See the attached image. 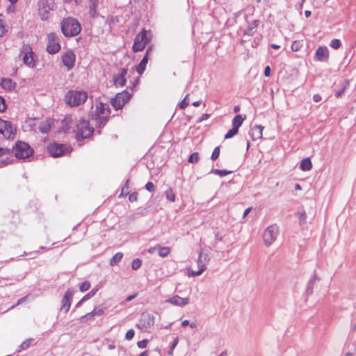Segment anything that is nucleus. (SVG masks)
Instances as JSON below:
<instances>
[{
    "instance_id": "1",
    "label": "nucleus",
    "mask_w": 356,
    "mask_h": 356,
    "mask_svg": "<svg viewBox=\"0 0 356 356\" xmlns=\"http://www.w3.org/2000/svg\"><path fill=\"white\" fill-rule=\"evenodd\" d=\"M88 99V93L84 90H71L65 95V103L70 106H78L83 104Z\"/></svg>"
},
{
    "instance_id": "2",
    "label": "nucleus",
    "mask_w": 356,
    "mask_h": 356,
    "mask_svg": "<svg viewBox=\"0 0 356 356\" xmlns=\"http://www.w3.org/2000/svg\"><path fill=\"white\" fill-rule=\"evenodd\" d=\"M81 30V24L76 19L67 17L61 22V31L65 37L78 35Z\"/></svg>"
},
{
    "instance_id": "3",
    "label": "nucleus",
    "mask_w": 356,
    "mask_h": 356,
    "mask_svg": "<svg viewBox=\"0 0 356 356\" xmlns=\"http://www.w3.org/2000/svg\"><path fill=\"white\" fill-rule=\"evenodd\" d=\"M38 6V14L42 21L47 20L49 17L50 11L56 8L54 0H40Z\"/></svg>"
},
{
    "instance_id": "4",
    "label": "nucleus",
    "mask_w": 356,
    "mask_h": 356,
    "mask_svg": "<svg viewBox=\"0 0 356 356\" xmlns=\"http://www.w3.org/2000/svg\"><path fill=\"white\" fill-rule=\"evenodd\" d=\"M13 152L17 159H25L30 157L33 153V149L29 144L22 141H17L13 147Z\"/></svg>"
},
{
    "instance_id": "5",
    "label": "nucleus",
    "mask_w": 356,
    "mask_h": 356,
    "mask_svg": "<svg viewBox=\"0 0 356 356\" xmlns=\"http://www.w3.org/2000/svg\"><path fill=\"white\" fill-rule=\"evenodd\" d=\"M94 129L89 125V122L85 120H81L76 125V138L81 140L87 138L93 133Z\"/></svg>"
},
{
    "instance_id": "6",
    "label": "nucleus",
    "mask_w": 356,
    "mask_h": 356,
    "mask_svg": "<svg viewBox=\"0 0 356 356\" xmlns=\"http://www.w3.org/2000/svg\"><path fill=\"white\" fill-rule=\"evenodd\" d=\"M279 234V228L276 225L268 226L264 232L263 239L266 247L270 246L277 239Z\"/></svg>"
},
{
    "instance_id": "7",
    "label": "nucleus",
    "mask_w": 356,
    "mask_h": 356,
    "mask_svg": "<svg viewBox=\"0 0 356 356\" xmlns=\"http://www.w3.org/2000/svg\"><path fill=\"white\" fill-rule=\"evenodd\" d=\"M209 261V257L207 253L202 251L199 254V257L197 261V264L198 266V270H190L188 272V275L192 277H195L200 275L206 269V266Z\"/></svg>"
},
{
    "instance_id": "8",
    "label": "nucleus",
    "mask_w": 356,
    "mask_h": 356,
    "mask_svg": "<svg viewBox=\"0 0 356 356\" xmlns=\"http://www.w3.org/2000/svg\"><path fill=\"white\" fill-rule=\"evenodd\" d=\"M147 33L148 31L143 30L136 36L132 47L134 52L142 51L149 42V38L147 35Z\"/></svg>"
},
{
    "instance_id": "9",
    "label": "nucleus",
    "mask_w": 356,
    "mask_h": 356,
    "mask_svg": "<svg viewBox=\"0 0 356 356\" xmlns=\"http://www.w3.org/2000/svg\"><path fill=\"white\" fill-rule=\"evenodd\" d=\"M154 324V315L143 312L141 316L137 327L141 330H146L148 328L153 326Z\"/></svg>"
},
{
    "instance_id": "10",
    "label": "nucleus",
    "mask_w": 356,
    "mask_h": 356,
    "mask_svg": "<svg viewBox=\"0 0 356 356\" xmlns=\"http://www.w3.org/2000/svg\"><path fill=\"white\" fill-rule=\"evenodd\" d=\"M47 38V51L51 54L57 53L60 49L58 37L54 33H50Z\"/></svg>"
},
{
    "instance_id": "11",
    "label": "nucleus",
    "mask_w": 356,
    "mask_h": 356,
    "mask_svg": "<svg viewBox=\"0 0 356 356\" xmlns=\"http://www.w3.org/2000/svg\"><path fill=\"white\" fill-rule=\"evenodd\" d=\"M16 129L13 124L0 118V134L6 138H11L15 134Z\"/></svg>"
},
{
    "instance_id": "12",
    "label": "nucleus",
    "mask_w": 356,
    "mask_h": 356,
    "mask_svg": "<svg viewBox=\"0 0 356 356\" xmlns=\"http://www.w3.org/2000/svg\"><path fill=\"white\" fill-rule=\"evenodd\" d=\"M130 97L131 95L129 92L126 90L122 91L118 93L111 100V104L116 110H118L125 104Z\"/></svg>"
},
{
    "instance_id": "13",
    "label": "nucleus",
    "mask_w": 356,
    "mask_h": 356,
    "mask_svg": "<svg viewBox=\"0 0 356 356\" xmlns=\"http://www.w3.org/2000/svg\"><path fill=\"white\" fill-rule=\"evenodd\" d=\"M21 54L23 55V62L29 67L34 66V60L31 47L29 44H24L21 49Z\"/></svg>"
},
{
    "instance_id": "14",
    "label": "nucleus",
    "mask_w": 356,
    "mask_h": 356,
    "mask_svg": "<svg viewBox=\"0 0 356 356\" xmlns=\"http://www.w3.org/2000/svg\"><path fill=\"white\" fill-rule=\"evenodd\" d=\"M67 147L58 143H51L47 147V151L53 157H58L65 154Z\"/></svg>"
},
{
    "instance_id": "15",
    "label": "nucleus",
    "mask_w": 356,
    "mask_h": 356,
    "mask_svg": "<svg viewBox=\"0 0 356 356\" xmlns=\"http://www.w3.org/2000/svg\"><path fill=\"white\" fill-rule=\"evenodd\" d=\"M127 74V70L126 68H121L113 77L114 85L115 86H124L127 82V79L125 78Z\"/></svg>"
},
{
    "instance_id": "16",
    "label": "nucleus",
    "mask_w": 356,
    "mask_h": 356,
    "mask_svg": "<svg viewBox=\"0 0 356 356\" xmlns=\"http://www.w3.org/2000/svg\"><path fill=\"white\" fill-rule=\"evenodd\" d=\"M63 64L68 70L72 69L75 63V55L72 50L67 51L62 57Z\"/></svg>"
},
{
    "instance_id": "17",
    "label": "nucleus",
    "mask_w": 356,
    "mask_h": 356,
    "mask_svg": "<svg viewBox=\"0 0 356 356\" xmlns=\"http://www.w3.org/2000/svg\"><path fill=\"white\" fill-rule=\"evenodd\" d=\"M165 302H168L175 306L184 307L189 303V298H181L178 295L173 296L172 297L167 299Z\"/></svg>"
},
{
    "instance_id": "18",
    "label": "nucleus",
    "mask_w": 356,
    "mask_h": 356,
    "mask_svg": "<svg viewBox=\"0 0 356 356\" xmlns=\"http://www.w3.org/2000/svg\"><path fill=\"white\" fill-rule=\"evenodd\" d=\"M73 291L71 289L67 290L62 300L61 311H64L65 313H67L69 311Z\"/></svg>"
},
{
    "instance_id": "19",
    "label": "nucleus",
    "mask_w": 356,
    "mask_h": 356,
    "mask_svg": "<svg viewBox=\"0 0 356 356\" xmlns=\"http://www.w3.org/2000/svg\"><path fill=\"white\" fill-rule=\"evenodd\" d=\"M316 59L320 62H326L329 58V50L325 46L318 47L315 54Z\"/></svg>"
},
{
    "instance_id": "20",
    "label": "nucleus",
    "mask_w": 356,
    "mask_h": 356,
    "mask_svg": "<svg viewBox=\"0 0 356 356\" xmlns=\"http://www.w3.org/2000/svg\"><path fill=\"white\" fill-rule=\"evenodd\" d=\"M110 108L106 104L99 102L95 106V116L109 115Z\"/></svg>"
},
{
    "instance_id": "21",
    "label": "nucleus",
    "mask_w": 356,
    "mask_h": 356,
    "mask_svg": "<svg viewBox=\"0 0 356 356\" xmlns=\"http://www.w3.org/2000/svg\"><path fill=\"white\" fill-rule=\"evenodd\" d=\"M99 6V0H89L88 8V15L91 18H97L99 16L97 8Z\"/></svg>"
},
{
    "instance_id": "22",
    "label": "nucleus",
    "mask_w": 356,
    "mask_h": 356,
    "mask_svg": "<svg viewBox=\"0 0 356 356\" xmlns=\"http://www.w3.org/2000/svg\"><path fill=\"white\" fill-rule=\"evenodd\" d=\"M263 129H264V127H262L261 125L254 126L250 132L252 139L253 140H257L261 139L262 137Z\"/></svg>"
},
{
    "instance_id": "23",
    "label": "nucleus",
    "mask_w": 356,
    "mask_h": 356,
    "mask_svg": "<svg viewBox=\"0 0 356 356\" xmlns=\"http://www.w3.org/2000/svg\"><path fill=\"white\" fill-rule=\"evenodd\" d=\"M149 51V49L147 50L146 54L144 56V57L141 60L140 63L138 65V66L136 67V71L140 74H143L145 70L146 65L148 61Z\"/></svg>"
},
{
    "instance_id": "24",
    "label": "nucleus",
    "mask_w": 356,
    "mask_h": 356,
    "mask_svg": "<svg viewBox=\"0 0 356 356\" xmlns=\"http://www.w3.org/2000/svg\"><path fill=\"white\" fill-rule=\"evenodd\" d=\"M52 122L53 120L51 119H48L45 121L42 122L38 127L39 131L42 134L47 133L51 129V125Z\"/></svg>"
},
{
    "instance_id": "25",
    "label": "nucleus",
    "mask_w": 356,
    "mask_h": 356,
    "mask_svg": "<svg viewBox=\"0 0 356 356\" xmlns=\"http://www.w3.org/2000/svg\"><path fill=\"white\" fill-rule=\"evenodd\" d=\"M1 87L6 90H12L15 88L16 84L10 79H3L1 83Z\"/></svg>"
},
{
    "instance_id": "26",
    "label": "nucleus",
    "mask_w": 356,
    "mask_h": 356,
    "mask_svg": "<svg viewBox=\"0 0 356 356\" xmlns=\"http://www.w3.org/2000/svg\"><path fill=\"white\" fill-rule=\"evenodd\" d=\"M312 168V163L309 158H305L300 163V169L302 171H309Z\"/></svg>"
},
{
    "instance_id": "27",
    "label": "nucleus",
    "mask_w": 356,
    "mask_h": 356,
    "mask_svg": "<svg viewBox=\"0 0 356 356\" xmlns=\"http://www.w3.org/2000/svg\"><path fill=\"white\" fill-rule=\"evenodd\" d=\"M245 118H243L242 115H236L232 120V127L238 130V128L241 126Z\"/></svg>"
},
{
    "instance_id": "28",
    "label": "nucleus",
    "mask_w": 356,
    "mask_h": 356,
    "mask_svg": "<svg viewBox=\"0 0 356 356\" xmlns=\"http://www.w3.org/2000/svg\"><path fill=\"white\" fill-rule=\"evenodd\" d=\"M257 25H258V22L256 20H253L248 26L247 29L244 31V34L248 35H252L253 34V30L257 28Z\"/></svg>"
},
{
    "instance_id": "29",
    "label": "nucleus",
    "mask_w": 356,
    "mask_h": 356,
    "mask_svg": "<svg viewBox=\"0 0 356 356\" xmlns=\"http://www.w3.org/2000/svg\"><path fill=\"white\" fill-rule=\"evenodd\" d=\"M123 254L122 252H117L111 259L109 264L111 266H114L118 264V262L122 259Z\"/></svg>"
},
{
    "instance_id": "30",
    "label": "nucleus",
    "mask_w": 356,
    "mask_h": 356,
    "mask_svg": "<svg viewBox=\"0 0 356 356\" xmlns=\"http://www.w3.org/2000/svg\"><path fill=\"white\" fill-rule=\"evenodd\" d=\"M108 115H102V116H95V120L96 121V124L99 127H104L106 123Z\"/></svg>"
},
{
    "instance_id": "31",
    "label": "nucleus",
    "mask_w": 356,
    "mask_h": 356,
    "mask_svg": "<svg viewBox=\"0 0 356 356\" xmlns=\"http://www.w3.org/2000/svg\"><path fill=\"white\" fill-rule=\"evenodd\" d=\"M170 252L169 247H161L158 245V254L161 257H167Z\"/></svg>"
},
{
    "instance_id": "32",
    "label": "nucleus",
    "mask_w": 356,
    "mask_h": 356,
    "mask_svg": "<svg viewBox=\"0 0 356 356\" xmlns=\"http://www.w3.org/2000/svg\"><path fill=\"white\" fill-rule=\"evenodd\" d=\"M104 310L101 307H95L91 312L86 314V316H102L104 314Z\"/></svg>"
},
{
    "instance_id": "33",
    "label": "nucleus",
    "mask_w": 356,
    "mask_h": 356,
    "mask_svg": "<svg viewBox=\"0 0 356 356\" xmlns=\"http://www.w3.org/2000/svg\"><path fill=\"white\" fill-rule=\"evenodd\" d=\"M165 196L166 198L170 200V202H175V194L173 191V190L170 188L165 191Z\"/></svg>"
},
{
    "instance_id": "34",
    "label": "nucleus",
    "mask_w": 356,
    "mask_h": 356,
    "mask_svg": "<svg viewBox=\"0 0 356 356\" xmlns=\"http://www.w3.org/2000/svg\"><path fill=\"white\" fill-rule=\"evenodd\" d=\"M238 130L232 127V129H230L225 136V139H229V138H231L232 137H234L235 135H236L238 134Z\"/></svg>"
},
{
    "instance_id": "35",
    "label": "nucleus",
    "mask_w": 356,
    "mask_h": 356,
    "mask_svg": "<svg viewBox=\"0 0 356 356\" xmlns=\"http://www.w3.org/2000/svg\"><path fill=\"white\" fill-rule=\"evenodd\" d=\"M330 45L332 48L338 49L341 47V44L339 40L333 39L331 40Z\"/></svg>"
},
{
    "instance_id": "36",
    "label": "nucleus",
    "mask_w": 356,
    "mask_h": 356,
    "mask_svg": "<svg viewBox=\"0 0 356 356\" xmlns=\"http://www.w3.org/2000/svg\"><path fill=\"white\" fill-rule=\"evenodd\" d=\"M141 260L139 259H134L131 263V268L133 270L138 269L141 266Z\"/></svg>"
},
{
    "instance_id": "37",
    "label": "nucleus",
    "mask_w": 356,
    "mask_h": 356,
    "mask_svg": "<svg viewBox=\"0 0 356 356\" xmlns=\"http://www.w3.org/2000/svg\"><path fill=\"white\" fill-rule=\"evenodd\" d=\"M199 160V154L197 152L193 153L188 158L189 163H197Z\"/></svg>"
},
{
    "instance_id": "38",
    "label": "nucleus",
    "mask_w": 356,
    "mask_h": 356,
    "mask_svg": "<svg viewBox=\"0 0 356 356\" xmlns=\"http://www.w3.org/2000/svg\"><path fill=\"white\" fill-rule=\"evenodd\" d=\"M90 282H83L80 286H79V290L82 292L86 291L90 289Z\"/></svg>"
},
{
    "instance_id": "39",
    "label": "nucleus",
    "mask_w": 356,
    "mask_h": 356,
    "mask_svg": "<svg viewBox=\"0 0 356 356\" xmlns=\"http://www.w3.org/2000/svg\"><path fill=\"white\" fill-rule=\"evenodd\" d=\"M213 172L216 174V175H218L220 177H224V176H226L229 174L231 173L230 171H227V170H214Z\"/></svg>"
},
{
    "instance_id": "40",
    "label": "nucleus",
    "mask_w": 356,
    "mask_h": 356,
    "mask_svg": "<svg viewBox=\"0 0 356 356\" xmlns=\"http://www.w3.org/2000/svg\"><path fill=\"white\" fill-rule=\"evenodd\" d=\"M302 47V44L299 41H294L291 44V50L293 51H298L300 47Z\"/></svg>"
},
{
    "instance_id": "41",
    "label": "nucleus",
    "mask_w": 356,
    "mask_h": 356,
    "mask_svg": "<svg viewBox=\"0 0 356 356\" xmlns=\"http://www.w3.org/2000/svg\"><path fill=\"white\" fill-rule=\"evenodd\" d=\"M31 341H32L31 339H26V341H24L19 346L20 350L27 349L30 346Z\"/></svg>"
},
{
    "instance_id": "42",
    "label": "nucleus",
    "mask_w": 356,
    "mask_h": 356,
    "mask_svg": "<svg viewBox=\"0 0 356 356\" xmlns=\"http://www.w3.org/2000/svg\"><path fill=\"white\" fill-rule=\"evenodd\" d=\"M219 155H220V147H216L214 149V150H213V153L211 154V159L213 161H215V160H216L218 158Z\"/></svg>"
},
{
    "instance_id": "43",
    "label": "nucleus",
    "mask_w": 356,
    "mask_h": 356,
    "mask_svg": "<svg viewBox=\"0 0 356 356\" xmlns=\"http://www.w3.org/2000/svg\"><path fill=\"white\" fill-rule=\"evenodd\" d=\"M178 341H179V339H178V337L175 338V339L174 340L170 350H168V355H173V351H174V349L175 348V347L177 346V343H178Z\"/></svg>"
},
{
    "instance_id": "44",
    "label": "nucleus",
    "mask_w": 356,
    "mask_h": 356,
    "mask_svg": "<svg viewBox=\"0 0 356 356\" xmlns=\"http://www.w3.org/2000/svg\"><path fill=\"white\" fill-rule=\"evenodd\" d=\"M7 106L5 102V99L0 97V111L3 112L6 110Z\"/></svg>"
},
{
    "instance_id": "45",
    "label": "nucleus",
    "mask_w": 356,
    "mask_h": 356,
    "mask_svg": "<svg viewBox=\"0 0 356 356\" xmlns=\"http://www.w3.org/2000/svg\"><path fill=\"white\" fill-rule=\"evenodd\" d=\"M134 330L133 329H130L127 332L125 337L127 340H131L134 338Z\"/></svg>"
},
{
    "instance_id": "46",
    "label": "nucleus",
    "mask_w": 356,
    "mask_h": 356,
    "mask_svg": "<svg viewBox=\"0 0 356 356\" xmlns=\"http://www.w3.org/2000/svg\"><path fill=\"white\" fill-rule=\"evenodd\" d=\"M148 340L147 339H143L142 341H140L137 343V346L139 348H145L147 346Z\"/></svg>"
},
{
    "instance_id": "47",
    "label": "nucleus",
    "mask_w": 356,
    "mask_h": 356,
    "mask_svg": "<svg viewBox=\"0 0 356 356\" xmlns=\"http://www.w3.org/2000/svg\"><path fill=\"white\" fill-rule=\"evenodd\" d=\"M97 291V289H92L82 298V300H86L92 298L96 293Z\"/></svg>"
},
{
    "instance_id": "48",
    "label": "nucleus",
    "mask_w": 356,
    "mask_h": 356,
    "mask_svg": "<svg viewBox=\"0 0 356 356\" xmlns=\"http://www.w3.org/2000/svg\"><path fill=\"white\" fill-rule=\"evenodd\" d=\"M188 96V95L179 103V108L181 109H184L188 105V102L187 101Z\"/></svg>"
},
{
    "instance_id": "49",
    "label": "nucleus",
    "mask_w": 356,
    "mask_h": 356,
    "mask_svg": "<svg viewBox=\"0 0 356 356\" xmlns=\"http://www.w3.org/2000/svg\"><path fill=\"white\" fill-rule=\"evenodd\" d=\"M145 188L149 192H152L154 191L155 187L152 182H147L145 185Z\"/></svg>"
},
{
    "instance_id": "50",
    "label": "nucleus",
    "mask_w": 356,
    "mask_h": 356,
    "mask_svg": "<svg viewBox=\"0 0 356 356\" xmlns=\"http://www.w3.org/2000/svg\"><path fill=\"white\" fill-rule=\"evenodd\" d=\"M299 214H300V217H299L300 223V224L305 223L306 213L305 211H303V212H300Z\"/></svg>"
},
{
    "instance_id": "51",
    "label": "nucleus",
    "mask_w": 356,
    "mask_h": 356,
    "mask_svg": "<svg viewBox=\"0 0 356 356\" xmlns=\"http://www.w3.org/2000/svg\"><path fill=\"white\" fill-rule=\"evenodd\" d=\"M70 122H71V119H70V118H65L63 120V126H64L65 124H66V125H67V124L70 123ZM68 129H69V127H66V128H64V127H63V129H64V131H66Z\"/></svg>"
},
{
    "instance_id": "52",
    "label": "nucleus",
    "mask_w": 356,
    "mask_h": 356,
    "mask_svg": "<svg viewBox=\"0 0 356 356\" xmlns=\"http://www.w3.org/2000/svg\"><path fill=\"white\" fill-rule=\"evenodd\" d=\"M10 150L8 149L0 147V156L8 154Z\"/></svg>"
},
{
    "instance_id": "53",
    "label": "nucleus",
    "mask_w": 356,
    "mask_h": 356,
    "mask_svg": "<svg viewBox=\"0 0 356 356\" xmlns=\"http://www.w3.org/2000/svg\"><path fill=\"white\" fill-rule=\"evenodd\" d=\"M5 33V27L3 26V22L0 19V37L2 36Z\"/></svg>"
},
{
    "instance_id": "54",
    "label": "nucleus",
    "mask_w": 356,
    "mask_h": 356,
    "mask_svg": "<svg viewBox=\"0 0 356 356\" xmlns=\"http://www.w3.org/2000/svg\"><path fill=\"white\" fill-rule=\"evenodd\" d=\"M129 200L131 202H135L137 200V193H131L130 195H129Z\"/></svg>"
},
{
    "instance_id": "55",
    "label": "nucleus",
    "mask_w": 356,
    "mask_h": 356,
    "mask_svg": "<svg viewBox=\"0 0 356 356\" xmlns=\"http://www.w3.org/2000/svg\"><path fill=\"white\" fill-rule=\"evenodd\" d=\"M346 89V86H344L341 90H339L335 92L336 97L339 98L342 95V94L344 92V90Z\"/></svg>"
},
{
    "instance_id": "56",
    "label": "nucleus",
    "mask_w": 356,
    "mask_h": 356,
    "mask_svg": "<svg viewBox=\"0 0 356 356\" xmlns=\"http://www.w3.org/2000/svg\"><path fill=\"white\" fill-rule=\"evenodd\" d=\"M313 99L315 102H318L321 100V97L320 95L318 94H316L314 95L313 97Z\"/></svg>"
},
{
    "instance_id": "57",
    "label": "nucleus",
    "mask_w": 356,
    "mask_h": 356,
    "mask_svg": "<svg viewBox=\"0 0 356 356\" xmlns=\"http://www.w3.org/2000/svg\"><path fill=\"white\" fill-rule=\"evenodd\" d=\"M270 68L269 66H266L264 70V75L266 76H270Z\"/></svg>"
},
{
    "instance_id": "58",
    "label": "nucleus",
    "mask_w": 356,
    "mask_h": 356,
    "mask_svg": "<svg viewBox=\"0 0 356 356\" xmlns=\"http://www.w3.org/2000/svg\"><path fill=\"white\" fill-rule=\"evenodd\" d=\"M138 296V293H135V294H133V295H131V296H129L127 297L126 298V300L127 302H129V301H131L132 300H134L135 298H136V296Z\"/></svg>"
},
{
    "instance_id": "59",
    "label": "nucleus",
    "mask_w": 356,
    "mask_h": 356,
    "mask_svg": "<svg viewBox=\"0 0 356 356\" xmlns=\"http://www.w3.org/2000/svg\"><path fill=\"white\" fill-rule=\"evenodd\" d=\"M156 251H158V246H155V247L150 248L148 250V252H149V253H150V254H153V253H154Z\"/></svg>"
},
{
    "instance_id": "60",
    "label": "nucleus",
    "mask_w": 356,
    "mask_h": 356,
    "mask_svg": "<svg viewBox=\"0 0 356 356\" xmlns=\"http://www.w3.org/2000/svg\"><path fill=\"white\" fill-rule=\"evenodd\" d=\"M92 316H86V315L81 316L80 321L81 323L86 322V320L90 319Z\"/></svg>"
},
{
    "instance_id": "61",
    "label": "nucleus",
    "mask_w": 356,
    "mask_h": 356,
    "mask_svg": "<svg viewBox=\"0 0 356 356\" xmlns=\"http://www.w3.org/2000/svg\"><path fill=\"white\" fill-rule=\"evenodd\" d=\"M129 188V180H127V181L124 184V187L122 188V193H124V191L125 189L128 190Z\"/></svg>"
},
{
    "instance_id": "62",
    "label": "nucleus",
    "mask_w": 356,
    "mask_h": 356,
    "mask_svg": "<svg viewBox=\"0 0 356 356\" xmlns=\"http://www.w3.org/2000/svg\"><path fill=\"white\" fill-rule=\"evenodd\" d=\"M209 116V115L208 114H206V113L203 114V115H202V117H201V118H200V121H203V120H205L208 119Z\"/></svg>"
},
{
    "instance_id": "63",
    "label": "nucleus",
    "mask_w": 356,
    "mask_h": 356,
    "mask_svg": "<svg viewBox=\"0 0 356 356\" xmlns=\"http://www.w3.org/2000/svg\"><path fill=\"white\" fill-rule=\"evenodd\" d=\"M250 211H251L250 207L246 209L243 213V217L246 216L250 213Z\"/></svg>"
},
{
    "instance_id": "64",
    "label": "nucleus",
    "mask_w": 356,
    "mask_h": 356,
    "mask_svg": "<svg viewBox=\"0 0 356 356\" xmlns=\"http://www.w3.org/2000/svg\"><path fill=\"white\" fill-rule=\"evenodd\" d=\"M139 356H149V353L147 351H144L143 353H141Z\"/></svg>"
}]
</instances>
